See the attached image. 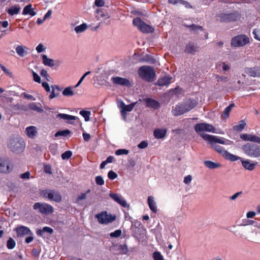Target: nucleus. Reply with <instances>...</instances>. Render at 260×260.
I'll use <instances>...</instances> for the list:
<instances>
[{
  "mask_svg": "<svg viewBox=\"0 0 260 260\" xmlns=\"http://www.w3.org/2000/svg\"><path fill=\"white\" fill-rule=\"evenodd\" d=\"M198 104L197 100L188 99L181 103L176 105L171 111L174 116H178L189 112L196 107Z\"/></svg>",
  "mask_w": 260,
  "mask_h": 260,
  "instance_id": "f257e3e1",
  "label": "nucleus"
},
{
  "mask_svg": "<svg viewBox=\"0 0 260 260\" xmlns=\"http://www.w3.org/2000/svg\"><path fill=\"white\" fill-rule=\"evenodd\" d=\"M242 149L245 154L250 157H260V146L255 144L247 143L242 146Z\"/></svg>",
  "mask_w": 260,
  "mask_h": 260,
  "instance_id": "f03ea898",
  "label": "nucleus"
},
{
  "mask_svg": "<svg viewBox=\"0 0 260 260\" xmlns=\"http://www.w3.org/2000/svg\"><path fill=\"white\" fill-rule=\"evenodd\" d=\"M140 77L147 82H152L155 77V70L150 66H144L138 71Z\"/></svg>",
  "mask_w": 260,
  "mask_h": 260,
  "instance_id": "7ed1b4c3",
  "label": "nucleus"
},
{
  "mask_svg": "<svg viewBox=\"0 0 260 260\" xmlns=\"http://www.w3.org/2000/svg\"><path fill=\"white\" fill-rule=\"evenodd\" d=\"M40 194L44 198L51 201L60 203L62 201V197L58 191L54 189H46L40 191Z\"/></svg>",
  "mask_w": 260,
  "mask_h": 260,
  "instance_id": "20e7f679",
  "label": "nucleus"
},
{
  "mask_svg": "<svg viewBox=\"0 0 260 260\" xmlns=\"http://www.w3.org/2000/svg\"><path fill=\"white\" fill-rule=\"evenodd\" d=\"M210 144L214 150H215L218 153L221 155L226 160H229L231 161H235L241 159L240 157L230 153L228 151L225 150L222 146H220L219 145L215 143Z\"/></svg>",
  "mask_w": 260,
  "mask_h": 260,
  "instance_id": "39448f33",
  "label": "nucleus"
},
{
  "mask_svg": "<svg viewBox=\"0 0 260 260\" xmlns=\"http://www.w3.org/2000/svg\"><path fill=\"white\" fill-rule=\"evenodd\" d=\"M133 24L143 33H150L154 31V28L152 26L147 24L139 17L134 18Z\"/></svg>",
  "mask_w": 260,
  "mask_h": 260,
  "instance_id": "423d86ee",
  "label": "nucleus"
},
{
  "mask_svg": "<svg viewBox=\"0 0 260 260\" xmlns=\"http://www.w3.org/2000/svg\"><path fill=\"white\" fill-rule=\"evenodd\" d=\"M8 146L14 152L20 153L23 151L24 148V142L22 139H11Z\"/></svg>",
  "mask_w": 260,
  "mask_h": 260,
  "instance_id": "0eeeda50",
  "label": "nucleus"
},
{
  "mask_svg": "<svg viewBox=\"0 0 260 260\" xmlns=\"http://www.w3.org/2000/svg\"><path fill=\"white\" fill-rule=\"evenodd\" d=\"M33 209L35 210H38V212L42 214L48 215L54 212L53 207L45 203H35L33 205Z\"/></svg>",
  "mask_w": 260,
  "mask_h": 260,
  "instance_id": "6e6552de",
  "label": "nucleus"
},
{
  "mask_svg": "<svg viewBox=\"0 0 260 260\" xmlns=\"http://www.w3.org/2000/svg\"><path fill=\"white\" fill-rule=\"evenodd\" d=\"M219 21L221 22H230L237 21L240 17L237 12L231 13H221L217 15Z\"/></svg>",
  "mask_w": 260,
  "mask_h": 260,
  "instance_id": "1a4fd4ad",
  "label": "nucleus"
},
{
  "mask_svg": "<svg viewBox=\"0 0 260 260\" xmlns=\"http://www.w3.org/2000/svg\"><path fill=\"white\" fill-rule=\"evenodd\" d=\"M98 221L101 224H107L116 219V216L109 214L107 211L102 212L95 215Z\"/></svg>",
  "mask_w": 260,
  "mask_h": 260,
  "instance_id": "9d476101",
  "label": "nucleus"
},
{
  "mask_svg": "<svg viewBox=\"0 0 260 260\" xmlns=\"http://www.w3.org/2000/svg\"><path fill=\"white\" fill-rule=\"evenodd\" d=\"M249 39L244 35H239L233 37L231 42V45L233 47H237L244 46L249 43Z\"/></svg>",
  "mask_w": 260,
  "mask_h": 260,
  "instance_id": "9b49d317",
  "label": "nucleus"
},
{
  "mask_svg": "<svg viewBox=\"0 0 260 260\" xmlns=\"http://www.w3.org/2000/svg\"><path fill=\"white\" fill-rule=\"evenodd\" d=\"M200 136L204 140L208 141L210 144H216L217 143L221 144H230L229 143H226V142H230V140H226L225 141L224 138L220 139L215 136L210 135L206 134H200Z\"/></svg>",
  "mask_w": 260,
  "mask_h": 260,
  "instance_id": "f8f14e48",
  "label": "nucleus"
},
{
  "mask_svg": "<svg viewBox=\"0 0 260 260\" xmlns=\"http://www.w3.org/2000/svg\"><path fill=\"white\" fill-rule=\"evenodd\" d=\"M12 165L8 159L0 158V173H8L12 170Z\"/></svg>",
  "mask_w": 260,
  "mask_h": 260,
  "instance_id": "ddd939ff",
  "label": "nucleus"
},
{
  "mask_svg": "<svg viewBox=\"0 0 260 260\" xmlns=\"http://www.w3.org/2000/svg\"><path fill=\"white\" fill-rule=\"evenodd\" d=\"M135 103H133L126 105L123 101H121L118 106L119 108L121 109L120 113L121 115L125 118L126 112L132 111L135 106Z\"/></svg>",
  "mask_w": 260,
  "mask_h": 260,
  "instance_id": "4468645a",
  "label": "nucleus"
},
{
  "mask_svg": "<svg viewBox=\"0 0 260 260\" xmlns=\"http://www.w3.org/2000/svg\"><path fill=\"white\" fill-rule=\"evenodd\" d=\"M112 82L114 84L126 87L131 86V84L129 80L126 78L115 77L112 78Z\"/></svg>",
  "mask_w": 260,
  "mask_h": 260,
  "instance_id": "2eb2a0df",
  "label": "nucleus"
},
{
  "mask_svg": "<svg viewBox=\"0 0 260 260\" xmlns=\"http://www.w3.org/2000/svg\"><path fill=\"white\" fill-rule=\"evenodd\" d=\"M109 196L116 202L120 204L123 207H126L127 204L126 201L117 193H110Z\"/></svg>",
  "mask_w": 260,
  "mask_h": 260,
  "instance_id": "dca6fc26",
  "label": "nucleus"
},
{
  "mask_svg": "<svg viewBox=\"0 0 260 260\" xmlns=\"http://www.w3.org/2000/svg\"><path fill=\"white\" fill-rule=\"evenodd\" d=\"M245 72L250 77H260V68L258 67L246 68Z\"/></svg>",
  "mask_w": 260,
  "mask_h": 260,
  "instance_id": "f3484780",
  "label": "nucleus"
},
{
  "mask_svg": "<svg viewBox=\"0 0 260 260\" xmlns=\"http://www.w3.org/2000/svg\"><path fill=\"white\" fill-rule=\"evenodd\" d=\"M18 236H22L28 234H32L29 229L23 225H20L15 230Z\"/></svg>",
  "mask_w": 260,
  "mask_h": 260,
  "instance_id": "a211bd4d",
  "label": "nucleus"
},
{
  "mask_svg": "<svg viewBox=\"0 0 260 260\" xmlns=\"http://www.w3.org/2000/svg\"><path fill=\"white\" fill-rule=\"evenodd\" d=\"M56 118H60L66 121L68 123L72 124V122L70 120H76L78 117L75 116L70 115L64 113H59L56 115Z\"/></svg>",
  "mask_w": 260,
  "mask_h": 260,
  "instance_id": "6ab92c4d",
  "label": "nucleus"
},
{
  "mask_svg": "<svg viewBox=\"0 0 260 260\" xmlns=\"http://www.w3.org/2000/svg\"><path fill=\"white\" fill-rule=\"evenodd\" d=\"M171 77L165 76L159 78L156 83V85L159 86H167L171 83Z\"/></svg>",
  "mask_w": 260,
  "mask_h": 260,
  "instance_id": "aec40b11",
  "label": "nucleus"
},
{
  "mask_svg": "<svg viewBox=\"0 0 260 260\" xmlns=\"http://www.w3.org/2000/svg\"><path fill=\"white\" fill-rule=\"evenodd\" d=\"M198 48L194 43L189 42L186 45L185 52L189 54H193L198 51Z\"/></svg>",
  "mask_w": 260,
  "mask_h": 260,
  "instance_id": "412c9836",
  "label": "nucleus"
},
{
  "mask_svg": "<svg viewBox=\"0 0 260 260\" xmlns=\"http://www.w3.org/2000/svg\"><path fill=\"white\" fill-rule=\"evenodd\" d=\"M167 134L166 129L156 128L153 132V135L156 139H160L164 138Z\"/></svg>",
  "mask_w": 260,
  "mask_h": 260,
  "instance_id": "4be33fe9",
  "label": "nucleus"
},
{
  "mask_svg": "<svg viewBox=\"0 0 260 260\" xmlns=\"http://www.w3.org/2000/svg\"><path fill=\"white\" fill-rule=\"evenodd\" d=\"M242 166L246 170L249 171H252L254 169L255 166L257 164V162L251 163L250 160H241Z\"/></svg>",
  "mask_w": 260,
  "mask_h": 260,
  "instance_id": "5701e85b",
  "label": "nucleus"
},
{
  "mask_svg": "<svg viewBox=\"0 0 260 260\" xmlns=\"http://www.w3.org/2000/svg\"><path fill=\"white\" fill-rule=\"evenodd\" d=\"M146 106L150 107L153 108H157L159 106V104L158 102L152 99L151 98H147L144 99Z\"/></svg>",
  "mask_w": 260,
  "mask_h": 260,
  "instance_id": "b1692460",
  "label": "nucleus"
},
{
  "mask_svg": "<svg viewBox=\"0 0 260 260\" xmlns=\"http://www.w3.org/2000/svg\"><path fill=\"white\" fill-rule=\"evenodd\" d=\"M148 204L150 209L154 213H156L157 211L156 203L153 199V197L149 196L148 197Z\"/></svg>",
  "mask_w": 260,
  "mask_h": 260,
  "instance_id": "393cba45",
  "label": "nucleus"
},
{
  "mask_svg": "<svg viewBox=\"0 0 260 260\" xmlns=\"http://www.w3.org/2000/svg\"><path fill=\"white\" fill-rule=\"evenodd\" d=\"M27 136L30 138H34L37 134V128L34 126H30L26 128Z\"/></svg>",
  "mask_w": 260,
  "mask_h": 260,
  "instance_id": "a878e982",
  "label": "nucleus"
},
{
  "mask_svg": "<svg viewBox=\"0 0 260 260\" xmlns=\"http://www.w3.org/2000/svg\"><path fill=\"white\" fill-rule=\"evenodd\" d=\"M204 165L210 169H214L221 167L220 163L214 162L211 160H205L204 161Z\"/></svg>",
  "mask_w": 260,
  "mask_h": 260,
  "instance_id": "bb28decb",
  "label": "nucleus"
},
{
  "mask_svg": "<svg viewBox=\"0 0 260 260\" xmlns=\"http://www.w3.org/2000/svg\"><path fill=\"white\" fill-rule=\"evenodd\" d=\"M28 48L26 46L19 45L16 48V52L20 57H23L27 52Z\"/></svg>",
  "mask_w": 260,
  "mask_h": 260,
  "instance_id": "cd10ccee",
  "label": "nucleus"
},
{
  "mask_svg": "<svg viewBox=\"0 0 260 260\" xmlns=\"http://www.w3.org/2000/svg\"><path fill=\"white\" fill-rule=\"evenodd\" d=\"M27 14H29L31 16L36 15V13L34 11V9L32 8V5L31 4L26 6L23 9L22 15H26Z\"/></svg>",
  "mask_w": 260,
  "mask_h": 260,
  "instance_id": "c85d7f7f",
  "label": "nucleus"
},
{
  "mask_svg": "<svg viewBox=\"0 0 260 260\" xmlns=\"http://www.w3.org/2000/svg\"><path fill=\"white\" fill-rule=\"evenodd\" d=\"M43 63L45 66L52 67L54 66V60L53 59L49 58L45 54L42 55Z\"/></svg>",
  "mask_w": 260,
  "mask_h": 260,
  "instance_id": "c756f323",
  "label": "nucleus"
},
{
  "mask_svg": "<svg viewBox=\"0 0 260 260\" xmlns=\"http://www.w3.org/2000/svg\"><path fill=\"white\" fill-rule=\"evenodd\" d=\"M20 11V7L17 5L13 6L6 10L7 12L11 16L18 14Z\"/></svg>",
  "mask_w": 260,
  "mask_h": 260,
  "instance_id": "7c9ffc66",
  "label": "nucleus"
},
{
  "mask_svg": "<svg viewBox=\"0 0 260 260\" xmlns=\"http://www.w3.org/2000/svg\"><path fill=\"white\" fill-rule=\"evenodd\" d=\"M52 91L51 93L49 95V98L50 99H52L55 97H57L59 96V92H55V90H57V91H59L61 90L59 87L57 85H52L51 86Z\"/></svg>",
  "mask_w": 260,
  "mask_h": 260,
  "instance_id": "2f4dec72",
  "label": "nucleus"
},
{
  "mask_svg": "<svg viewBox=\"0 0 260 260\" xmlns=\"http://www.w3.org/2000/svg\"><path fill=\"white\" fill-rule=\"evenodd\" d=\"M235 104L232 103L229 106H228L224 110V112L222 115V117L224 119L228 118L230 116V113L232 109L233 108L235 107Z\"/></svg>",
  "mask_w": 260,
  "mask_h": 260,
  "instance_id": "473e14b6",
  "label": "nucleus"
},
{
  "mask_svg": "<svg viewBox=\"0 0 260 260\" xmlns=\"http://www.w3.org/2000/svg\"><path fill=\"white\" fill-rule=\"evenodd\" d=\"M195 131L200 134L201 132L205 131V123H200L194 126Z\"/></svg>",
  "mask_w": 260,
  "mask_h": 260,
  "instance_id": "72a5a7b5",
  "label": "nucleus"
},
{
  "mask_svg": "<svg viewBox=\"0 0 260 260\" xmlns=\"http://www.w3.org/2000/svg\"><path fill=\"white\" fill-rule=\"evenodd\" d=\"M29 108L30 109L37 111L39 113H42L44 112V110L40 107H39L35 103H30L29 105Z\"/></svg>",
  "mask_w": 260,
  "mask_h": 260,
  "instance_id": "f704fd0d",
  "label": "nucleus"
},
{
  "mask_svg": "<svg viewBox=\"0 0 260 260\" xmlns=\"http://www.w3.org/2000/svg\"><path fill=\"white\" fill-rule=\"evenodd\" d=\"M185 27L189 28L191 30L197 32L199 30L202 31L203 30V27L198 25L192 24L190 25L186 24L184 25Z\"/></svg>",
  "mask_w": 260,
  "mask_h": 260,
  "instance_id": "c9c22d12",
  "label": "nucleus"
},
{
  "mask_svg": "<svg viewBox=\"0 0 260 260\" xmlns=\"http://www.w3.org/2000/svg\"><path fill=\"white\" fill-rule=\"evenodd\" d=\"M240 122V123L239 124L233 126V130L241 132L244 128L246 125L245 122L243 120H242Z\"/></svg>",
  "mask_w": 260,
  "mask_h": 260,
  "instance_id": "e433bc0d",
  "label": "nucleus"
},
{
  "mask_svg": "<svg viewBox=\"0 0 260 260\" xmlns=\"http://www.w3.org/2000/svg\"><path fill=\"white\" fill-rule=\"evenodd\" d=\"M71 134V131L69 129H65L62 131H58L55 134V137H57L59 136L67 137Z\"/></svg>",
  "mask_w": 260,
  "mask_h": 260,
  "instance_id": "4c0bfd02",
  "label": "nucleus"
},
{
  "mask_svg": "<svg viewBox=\"0 0 260 260\" xmlns=\"http://www.w3.org/2000/svg\"><path fill=\"white\" fill-rule=\"evenodd\" d=\"M62 94L66 96H71L74 94V92L71 87H68L63 90Z\"/></svg>",
  "mask_w": 260,
  "mask_h": 260,
  "instance_id": "58836bf2",
  "label": "nucleus"
},
{
  "mask_svg": "<svg viewBox=\"0 0 260 260\" xmlns=\"http://www.w3.org/2000/svg\"><path fill=\"white\" fill-rule=\"evenodd\" d=\"M87 28V25L85 23H83L80 25L77 26L75 27V31L77 33H80L85 30Z\"/></svg>",
  "mask_w": 260,
  "mask_h": 260,
  "instance_id": "ea45409f",
  "label": "nucleus"
},
{
  "mask_svg": "<svg viewBox=\"0 0 260 260\" xmlns=\"http://www.w3.org/2000/svg\"><path fill=\"white\" fill-rule=\"evenodd\" d=\"M16 246V242L12 238H9L7 242V247L9 249H13Z\"/></svg>",
  "mask_w": 260,
  "mask_h": 260,
  "instance_id": "a19ab883",
  "label": "nucleus"
},
{
  "mask_svg": "<svg viewBox=\"0 0 260 260\" xmlns=\"http://www.w3.org/2000/svg\"><path fill=\"white\" fill-rule=\"evenodd\" d=\"M80 114L84 118L86 121H88L89 120L90 115V111L82 110L80 111Z\"/></svg>",
  "mask_w": 260,
  "mask_h": 260,
  "instance_id": "79ce46f5",
  "label": "nucleus"
},
{
  "mask_svg": "<svg viewBox=\"0 0 260 260\" xmlns=\"http://www.w3.org/2000/svg\"><path fill=\"white\" fill-rule=\"evenodd\" d=\"M72 156V152L70 150L66 151L61 154L62 159H69Z\"/></svg>",
  "mask_w": 260,
  "mask_h": 260,
  "instance_id": "37998d69",
  "label": "nucleus"
},
{
  "mask_svg": "<svg viewBox=\"0 0 260 260\" xmlns=\"http://www.w3.org/2000/svg\"><path fill=\"white\" fill-rule=\"evenodd\" d=\"M205 131L208 132L215 133V128L210 124L205 123Z\"/></svg>",
  "mask_w": 260,
  "mask_h": 260,
  "instance_id": "c03bdc74",
  "label": "nucleus"
},
{
  "mask_svg": "<svg viewBox=\"0 0 260 260\" xmlns=\"http://www.w3.org/2000/svg\"><path fill=\"white\" fill-rule=\"evenodd\" d=\"M122 231L121 230H117L114 232L110 234V236L112 238H118L121 235Z\"/></svg>",
  "mask_w": 260,
  "mask_h": 260,
  "instance_id": "a18cd8bd",
  "label": "nucleus"
},
{
  "mask_svg": "<svg viewBox=\"0 0 260 260\" xmlns=\"http://www.w3.org/2000/svg\"><path fill=\"white\" fill-rule=\"evenodd\" d=\"M95 183L98 185H103L104 184L105 181L101 176H98L95 178Z\"/></svg>",
  "mask_w": 260,
  "mask_h": 260,
  "instance_id": "49530a36",
  "label": "nucleus"
},
{
  "mask_svg": "<svg viewBox=\"0 0 260 260\" xmlns=\"http://www.w3.org/2000/svg\"><path fill=\"white\" fill-rule=\"evenodd\" d=\"M154 260H164L163 256L161 255L160 253L155 251L153 254Z\"/></svg>",
  "mask_w": 260,
  "mask_h": 260,
  "instance_id": "de8ad7c7",
  "label": "nucleus"
},
{
  "mask_svg": "<svg viewBox=\"0 0 260 260\" xmlns=\"http://www.w3.org/2000/svg\"><path fill=\"white\" fill-rule=\"evenodd\" d=\"M128 150L125 149H119L115 151V154L117 155H120L122 154H127L128 153Z\"/></svg>",
  "mask_w": 260,
  "mask_h": 260,
  "instance_id": "09e8293b",
  "label": "nucleus"
},
{
  "mask_svg": "<svg viewBox=\"0 0 260 260\" xmlns=\"http://www.w3.org/2000/svg\"><path fill=\"white\" fill-rule=\"evenodd\" d=\"M40 74L43 77H44L47 81H49L50 76L46 70L42 69L40 72Z\"/></svg>",
  "mask_w": 260,
  "mask_h": 260,
  "instance_id": "8fccbe9b",
  "label": "nucleus"
},
{
  "mask_svg": "<svg viewBox=\"0 0 260 260\" xmlns=\"http://www.w3.org/2000/svg\"><path fill=\"white\" fill-rule=\"evenodd\" d=\"M252 34L254 35V39L260 41V32L259 29L254 28L253 30Z\"/></svg>",
  "mask_w": 260,
  "mask_h": 260,
  "instance_id": "3c124183",
  "label": "nucleus"
},
{
  "mask_svg": "<svg viewBox=\"0 0 260 260\" xmlns=\"http://www.w3.org/2000/svg\"><path fill=\"white\" fill-rule=\"evenodd\" d=\"M251 137H252V135L251 134H243L240 135V138L244 141H251Z\"/></svg>",
  "mask_w": 260,
  "mask_h": 260,
  "instance_id": "603ef678",
  "label": "nucleus"
},
{
  "mask_svg": "<svg viewBox=\"0 0 260 260\" xmlns=\"http://www.w3.org/2000/svg\"><path fill=\"white\" fill-rule=\"evenodd\" d=\"M117 176V174L112 170L110 171L108 173V178L111 180L116 178Z\"/></svg>",
  "mask_w": 260,
  "mask_h": 260,
  "instance_id": "864d4df0",
  "label": "nucleus"
},
{
  "mask_svg": "<svg viewBox=\"0 0 260 260\" xmlns=\"http://www.w3.org/2000/svg\"><path fill=\"white\" fill-rule=\"evenodd\" d=\"M32 76L34 80L39 83H41V80L40 77L38 75L37 73L32 71Z\"/></svg>",
  "mask_w": 260,
  "mask_h": 260,
  "instance_id": "5fc2aeb1",
  "label": "nucleus"
},
{
  "mask_svg": "<svg viewBox=\"0 0 260 260\" xmlns=\"http://www.w3.org/2000/svg\"><path fill=\"white\" fill-rule=\"evenodd\" d=\"M221 65L222 66V70L223 71L226 72L230 69V66L224 62H223L221 64L217 65V68H219Z\"/></svg>",
  "mask_w": 260,
  "mask_h": 260,
  "instance_id": "6e6d98bb",
  "label": "nucleus"
},
{
  "mask_svg": "<svg viewBox=\"0 0 260 260\" xmlns=\"http://www.w3.org/2000/svg\"><path fill=\"white\" fill-rule=\"evenodd\" d=\"M250 139H251V142L260 144V137L252 135V137H250Z\"/></svg>",
  "mask_w": 260,
  "mask_h": 260,
  "instance_id": "4d7b16f0",
  "label": "nucleus"
},
{
  "mask_svg": "<svg viewBox=\"0 0 260 260\" xmlns=\"http://www.w3.org/2000/svg\"><path fill=\"white\" fill-rule=\"evenodd\" d=\"M30 172L29 171H27L23 174H21L20 177L23 179H29L30 178Z\"/></svg>",
  "mask_w": 260,
  "mask_h": 260,
  "instance_id": "13d9d810",
  "label": "nucleus"
},
{
  "mask_svg": "<svg viewBox=\"0 0 260 260\" xmlns=\"http://www.w3.org/2000/svg\"><path fill=\"white\" fill-rule=\"evenodd\" d=\"M0 68L7 75H9L10 77L12 76V73L7 69L4 66L0 63Z\"/></svg>",
  "mask_w": 260,
  "mask_h": 260,
  "instance_id": "bf43d9fd",
  "label": "nucleus"
},
{
  "mask_svg": "<svg viewBox=\"0 0 260 260\" xmlns=\"http://www.w3.org/2000/svg\"><path fill=\"white\" fill-rule=\"evenodd\" d=\"M147 146L148 143L145 141H143L138 144V147L140 149H144L146 148Z\"/></svg>",
  "mask_w": 260,
  "mask_h": 260,
  "instance_id": "052dcab7",
  "label": "nucleus"
},
{
  "mask_svg": "<svg viewBox=\"0 0 260 260\" xmlns=\"http://www.w3.org/2000/svg\"><path fill=\"white\" fill-rule=\"evenodd\" d=\"M42 85L47 92L50 91V86L47 82H43L42 83Z\"/></svg>",
  "mask_w": 260,
  "mask_h": 260,
  "instance_id": "680f3d73",
  "label": "nucleus"
},
{
  "mask_svg": "<svg viewBox=\"0 0 260 260\" xmlns=\"http://www.w3.org/2000/svg\"><path fill=\"white\" fill-rule=\"evenodd\" d=\"M42 230L44 233L46 232L50 234L53 233V230L52 228L48 226H45L43 228Z\"/></svg>",
  "mask_w": 260,
  "mask_h": 260,
  "instance_id": "e2e57ef3",
  "label": "nucleus"
},
{
  "mask_svg": "<svg viewBox=\"0 0 260 260\" xmlns=\"http://www.w3.org/2000/svg\"><path fill=\"white\" fill-rule=\"evenodd\" d=\"M45 50L42 44H39L36 47V50L38 53H41Z\"/></svg>",
  "mask_w": 260,
  "mask_h": 260,
  "instance_id": "0e129e2a",
  "label": "nucleus"
},
{
  "mask_svg": "<svg viewBox=\"0 0 260 260\" xmlns=\"http://www.w3.org/2000/svg\"><path fill=\"white\" fill-rule=\"evenodd\" d=\"M44 171L46 173H48L49 174H51L52 173L51 171V167L50 165H45L44 166Z\"/></svg>",
  "mask_w": 260,
  "mask_h": 260,
  "instance_id": "69168bd1",
  "label": "nucleus"
},
{
  "mask_svg": "<svg viewBox=\"0 0 260 260\" xmlns=\"http://www.w3.org/2000/svg\"><path fill=\"white\" fill-rule=\"evenodd\" d=\"M94 4L97 7H102L104 5V2L103 0H95Z\"/></svg>",
  "mask_w": 260,
  "mask_h": 260,
  "instance_id": "338daca9",
  "label": "nucleus"
},
{
  "mask_svg": "<svg viewBox=\"0 0 260 260\" xmlns=\"http://www.w3.org/2000/svg\"><path fill=\"white\" fill-rule=\"evenodd\" d=\"M192 180V177L191 175H187L184 178V182L185 184H188Z\"/></svg>",
  "mask_w": 260,
  "mask_h": 260,
  "instance_id": "774afa93",
  "label": "nucleus"
}]
</instances>
